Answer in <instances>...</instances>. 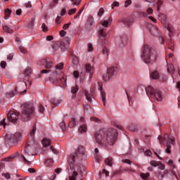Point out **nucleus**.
Returning <instances> with one entry per match:
<instances>
[{"instance_id": "obj_62", "label": "nucleus", "mask_w": 180, "mask_h": 180, "mask_svg": "<svg viewBox=\"0 0 180 180\" xmlns=\"http://www.w3.org/2000/svg\"><path fill=\"white\" fill-rule=\"evenodd\" d=\"M70 25H71V22L65 24L63 27V29L65 30H67Z\"/></svg>"}, {"instance_id": "obj_36", "label": "nucleus", "mask_w": 180, "mask_h": 180, "mask_svg": "<svg viewBox=\"0 0 180 180\" xmlns=\"http://www.w3.org/2000/svg\"><path fill=\"white\" fill-rule=\"evenodd\" d=\"M4 127V129H6V127L8 126V122H6V119H4L0 122V127Z\"/></svg>"}, {"instance_id": "obj_8", "label": "nucleus", "mask_w": 180, "mask_h": 180, "mask_svg": "<svg viewBox=\"0 0 180 180\" xmlns=\"http://www.w3.org/2000/svg\"><path fill=\"white\" fill-rule=\"evenodd\" d=\"M22 119L24 122H27L33 116L34 108L29 103L22 104Z\"/></svg>"}, {"instance_id": "obj_35", "label": "nucleus", "mask_w": 180, "mask_h": 180, "mask_svg": "<svg viewBox=\"0 0 180 180\" xmlns=\"http://www.w3.org/2000/svg\"><path fill=\"white\" fill-rule=\"evenodd\" d=\"M105 163L106 165H108L109 167H112V158H108L107 159H105Z\"/></svg>"}, {"instance_id": "obj_37", "label": "nucleus", "mask_w": 180, "mask_h": 180, "mask_svg": "<svg viewBox=\"0 0 180 180\" xmlns=\"http://www.w3.org/2000/svg\"><path fill=\"white\" fill-rule=\"evenodd\" d=\"M36 130H37L36 126L34 125V126H33V128H32V131H31L30 133L32 141H34V134H35Z\"/></svg>"}, {"instance_id": "obj_58", "label": "nucleus", "mask_w": 180, "mask_h": 180, "mask_svg": "<svg viewBox=\"0 0 180 180\" xmlns=\"http://www.w3.org/2000/svg\"><path fill=\"white\" fill-rule=\"evenodd\" d=\"M120 3L118 1H114L112 4V9H113L115 7H119Z\"/></svg>"}, {"instance_id": "obj_50", "label": "nucleus", "mask_w": 180, "mask_h": 180, "mask_svg": "<svg viewBox=\"0 0 180 180\" xmlns=\"http://www.w3.org/2000/svg\"><path fill=\"white\" fill-rule=\"evenodd\" d=\"M122 163H125V164H128V165H131L132 164V161L129 160V159H123L122 160Z\"/></svg>"}, {"instance_id": "obj_43", "label": "nucleus", "mask_w": 180, "mask_h": 180, "mask_svg": "<svg viewBox=\"0 0 180 180\" xmlns=\"http://www.w3.org/2000/svg\"><path fill=\"white\" fill-rule=\"evenodd\" d=\"M64 68V63H60L59 64H57L56 66V68L57 70H61Z\"/></svg>"}, {"instance_id": "obj_25", "label": "nucleus", "mask_w": 180, "mask_h": 180, "mask_svg": "<svg viewBox=\"0 0 180 180\" xmlns=\"http://www.w3.org/2000/svg\"><path fill=\"white\" fill-rule=\"evenodd\" d=\"M87 130H88V127L85 124H82L79 128V131L82 134L86 133Z\"/></svg>"}, {"instance_id": "obj_30", "label": "nucleus", "mask_w": 180, "mask_h": 180, "mask_svg": "<svg viewBox=\"0 0 180 180\" xmlns=\"http://www.w3.org/2000/svg\"><path fill=\"white\" fill-rule=\"evenodd\" d=\"M12 11L11 10H10V8H6L4 10V14H5V16H4V19L5 20H8V18L10 17V15L11 14Z\"/></svg>"}, {"instance_id": "obj_32", "label": "nucleus", "mask_w": 180, "mask_h": 180, "mask_svg": "<svg viewBox=\"0 0 180 180\" xmlns=\"http://www.w3.org/2000/svg\"><path fill=\"white\" fill-rule=\"evenodd\" d=\"M150 34L156 36L158 34L157 27H152L150 30Z\"/></svg>"}, {"instance_id": "obj_10", "label": "nucleus", "mask_w": 180, "mask_h": 180, "mask_svg": "<svg viewBox=\"0 0 180 180\" xmlns=\"http://www.w3.org/2000/svg\"><path fill=\"white\" fill-rule=\"evenodd\" d=\"M22 139V135L20 132H16L14 134H6L4 140L6 142L18 143Z\"/></svg>"}, {"instance_id": "obj_40", "label": "nucleus", "mask_w": 180, "mask_h": 180, "mask_svg": "<svg viewBox=\"0 0 180 180\" xmlns=\"http://www.w3.org/2000/svg\"><path fill=\"white\" fill-rule=\"evenodd\" d=\"M140 176L143 179H147L150 176V174L149 173H146V174L145 173H141L140 174Z\"/></svg>"}, {"instance_id": "obj_13", "label": "nucleus", "mask_w": 180, "mask_h": 180, "mask_svg": "<svg viewBox=\"0 0 180 180\" xmlns=\"http://www.w3.org/2000/svg\"><path fill=\"white\" fill-rule=\"evenodd\" d=\"M116 69H117L116 67L108 68L107 70V73L104 74L103 75V78L104 81H105V82L110 81L112 79Z\"/></svg>"}, {"instance_id": "obj_1", "label": "nucleus", "mask_w": 180, "mask_h": 180, "mask_svg": "<svg viewBox=\"0 0 180 180\" xmlns=\"http://www.w3.org/2000/svg\"><path fill=\"white\" fill-rule=\"evenodd\" d=\"M117 131L115 129H102L94 134L96 143L103 147L107 148L108 145L112 146L117 141Z\"/></svg>"}, {"instance_id": "obj_6", "label": "nucleus", "mask_w": 180, "mask_h": 180, "mask_svg": "<svg viewBox=\"0 0 180 180\" xmlns=\"http://www.w3.org/2000/svg\"><path fill=\"white\" fill-rule=\"evenodd\" d=\"M59 73L60 74H58L57 72H53L50 77V81L53 84H58L61 86V88H65L67 85L65 76L63 72Z\"/></svg>"}, {"instance_id": "obj_52", "label": "nucleus", "mask_w": 180, "mask_h": 180, "mask_svg": "<svg viewBox=\"0 0 180 180\" xmlns=\"http://www.w3.org/2000/svg\"><path fill=\"white\" fill-rule=\"evenodd\" d=\"M41 29H42L44 32H46L49 30L48 27L44 23L42 24Z\"/></svg>"}, {"instance_id": "obj_22", "label": "nucleus", "mask_w": 180, "mask_h": 180, "mask_svg": "<svg viewBox=\"0 0 180 180\" xmlns=\"http://www.w3.org/2000/svg\"><path fill=\"white\" fill-rule=\"evenodd\" d=\"M24 153L29 156L34 155L33 153H32V146L30 145H28L25 147L24 149Z\"/></svg>"}, {"instance_id": "obj_63", "label": "nucleus", "mask_w": 180, "mask_h": 180, "mask_svg": "<svg viewBox=\"0 0 180 180\" xmlns=\"http://www.w3.org/2000/svg\"><path fill=\"white\" fill-rule=\"evenodd\" d=\"M6 65H7L6 62H5V61H1V68H3V69L6 68Z\"/></svg>"}, {"instance_id": "obj_27", "label": "nucleus", "mask_w": 180, "mask_h": 180, "mask_svg": "<svg viewBox=\"0 0 180 180\" xmlns=\"http://www.w3.org/2000/svg\"><path fill=\"white\" fill-rule=\"evenodd\" d=\"M77 126V121L74 118H70V122H69V124H68V127L70 128H74Z\"/></svg>"}, {"instance_id": "obj_39", "label": "nucleus", "mask_w": 180, "mask_h": 180, "mask_svg": "<svg viewBox=\"0 0 180 180\" xmlns=\"http://www.w3.org/2000/svg\"><path fill=\"white\" fill-rule=\"evenodd\" d=\"M50 103L53 104L55 106H57L60 101L59 100H56V98H53L50 100Z\"/></svg>"}, {"instance_id": "obj_18", "label": "nucleus", "mask_w": 180, "mask_h": 180, "mask_svg": "<svg viewBox=\"0 0 180 180\" xmlns=\"http://www.w3.org/2000/svg\"><path fill=\"white\" fill-rule=\"evenodd\" d=\"M84 69L86 73L89 74V79L92 78V75L94 72V68L91 66L90 64H85L84 65Z\"/></svg>"}, {"instance_id": "obj_48", "label": "nucleus", "mask_w": 180, "mask_h": 180, "mask_svg": "<svg viewBox=\"0 0 180 180\" xmlns=\"http://www.w3.org/2000/svg\"><path fill=\"white\" fill-rule=\"evenodd\" d=\"M38 110L39 113L43 114L44 112V108L43 107V105H41V104H39L38 105Z\"/></svg>"}, {"instance_id": "obj_42", "label": "nucleus", "mask_w": 180, "mask_h": 180, "mask_svg": "<svg viewBox=\"0 0 180 180\" xmlns=\"http://www.w3.org/2000/svg\"><path fill=\"white\" fill-rule=\"evenodd\" d=\"M163 4V1L161 0H158L157 1V11H159L161 6Z\"/></svg>"}, {"instance_id": "obj_38", "label": "nucleus", "mask_w": 180, "mask_h": 180, "mask_svg": "<svg viewBox=\"0 0 180 180\" xmlns=\"http://www.w3.org/2000/svg\"><path fill=\"white\" fill-rule=\"evenodd\" d=\"M60 128L62 129L63 131H65L66 129V125H65V122L63 121L59 124Z\"/></svg>"}, {"instance_id": "obj_19", "label": "nucleus", "mask_w": 180, "mask_h": 180, "mask_svg": "<svg viewBox=\"0 0 180 180\" xmlns=\"http://www.w3.org/2000/svg\"><path fill=\"white\" fill-rule=\"evenodd\" d=\"M150 165L153 167H159L161 170H164L165 169V165L164 164L155 160L150 161Z\"/></svg>"}, {"instance_id": "obj_24", "label": "nucleus", "mask_w": 180, "mask_h": 180, "mask_svg": "<svg viewBox=\"0 0 180 180\" xmlns=\"http://www.w3.org/2000/svg\"><path fill=\"white\" fill-rule=\"evenodd\" d=\"M79 91V87L78 86L75 85V86L71 87V94L73 95L72 96V98L75 97L77 95V92Z\"/></svg>"}, {"instance_id": "obj_2", "label": "nucleus", "mask_w": 180, "mask_h": 180, "mask_svg": "<svg viewBox=\"0 0 180 180\" xmlns=\"http://www.w3.org/2000/svg\"><path fill=\"white\" fill-rule=\"evenodd\" d=\"M85 149L82 146H79L75 153L70 155L68 160V164L70 170H73L72 174L70 176V180H77V176L79 175V176L83 177L85 175V167L84 165H79L78 167H75V163L76 159L81 157L82 155H84Z\"/></svg>"}, {"instance_id": "obj_53", "label": "nucleus", "mask_w": 180, "mask_h": 180, "mask_svg": "<svg viewBox=\"0 0 180 180\" xmlns=\"http://www.w3.org/2000/svg\"><path fill=\"white\" fill-rule=\"evenodd\" d=\"M105 13V11L103 10V8H100L98 12V17H101L102 15Z\"/></svg>"}, {"instance_id": "obj_26", "label": "nucleus", "mask_w": 180, "mask_h": 180, "mask_svg": "<svg viewBox=\"0 0 180 180\" xmlns=\"http://www.w3.org/2000/svg\"><path fill=\"white\" fill-rule=\"evenodd\" d=\"M42 144L44 147H48L51 145V140L49 139L45 138L42 140Z\"/></svg>"}, {"instance_id": "obj_7", "label": "nucleus", "mask_w": 180, "mask_h": 180, "mask_svg": "<svg viewBox=\"0 0 180 180\" xmlns=\"http://www.w3.org/2000/svg\"><path fill=\"white\" fill-rule=\"evenodd\" d=\"M158 139L160 141V144L166 146L167 148L165 149V152L167 154H170V148H172L171 144L173 146L175 144V138L172 135L166 134L164 137L159 136Z\"/></svg>"}, {"instance_id": "obj_9", "label": "nucleus", "mask_w": 180, "mask_h": 180, "mask_svg": "<svg viewBox=\"0 0 180 180\" xmlns=\"http://www.w3.org/2000/svg\"><path fill=\"white\" fill-rule=\"evenodd\" d=\"M27 84L24 82H19L15 86V90L10 92H7L6 94V96L7 98H12L16 94V93H19L20 95H22L23 94H26L27 89H24V88L27 86Z\"/></svg>"}, {"instance_id": "obj_23", "label": "nucleus", "mask_w": 180, "mask_h": 180, "mask_svg": "<svg viewBox=\"0 0 180 180\" xmlns=\"http://www.w3.org/2000/svg\"><path fill=\"white\" fill-rule=\"evenodd\" d=\"M150 77L153 79L157 80V79H159L160 75H159V73H158V71H153V72L150 73Z\"/></svg>"}, {"instance_id": "obj_45", "label": "nucleus", "mask_w": 180, "mask_h": 180, "mask_svg": "<svg viewBox=\"0 0 180 180\" xmlns=\"http://www.w3.org/2000/svg\"><path fill=\"white\" fill-rule=\"evenodd\" d=\"M34 21H35V18H32L31 22L28 24V27L30 29H32V27L34 26Z\"/></svg>"}, {"instance_id": "obj_5", "label": "nucleus", "mask_w": 180, "mask_h": 180, "mask_svg": "<svg viewBox=\"0 0 180 180\" xmlns=\"http://www.w3.org/2000/svg\"><path fill=\"white\" fill-rule=\"evenodd\" d=\"M112 17H109L108 20H103L101 22L100 28L98 30V34L100 35V38L102 41L101 42V45L103 46L106 43L105 37L107 34H105L106 28L109 27V25L112 23Z\"/></svg>"}, {"instance_id": "obj_20", "label": "nucleus", "mask_w": 180, "mask_h": 180, "mask_svg": "<svg viewBox=\"0 0 180 180\" xmlns=\"http://www.w3.org/2000/svg\"><path fill=\"white\" fill-rule=\"evenodd\" d=\"M30 74H32V68L27 67L24 71V75H25V77H24V80H29Z\"/></svg>"}, {"instance_id": "obj_11", "label": "nucleus", "mask_w": 180, "mask_h": 180, "mask_svg": "<svg viewBox=\"0 0 180 180\" xmlns=\"http://www.w3.org/2000/svg\"><path fill=\"white\" fill-rule=\"evenodd\" d=\"M70 39L69 37H65L63 41H57L53 46V49L58 51L60 49L61 51H64L70 46Z\"/></svg>"}, {"instance_id": "obj_46", "label": "nucleus", "mask_w": 180, "mask_h": 180, "mask_svg": "<svg viewBox=\"0 0 180 180\" xmlns=\"http://www.w3.org/2000/svg\"><path fill=\"white\" fill-rule=\"evenodd\" d=\"M83 11H84V8H80L78 13L74 16V19L77 20L78 18H79Z\"/></svg>"}, {"instance_id": "obj_56", "label": "nucleus", "mask_w": 180, "mask_h": 180, "mask_svg": "<svg viewBox=\"0 0 180 180\" xmlns=\"http://www.w3.org/2000/svg\"><path fill=\"white\" fill-rule=\"evenodd\" d=\"M167 164L171 166L172 167H173V169L176 168V166L174 165L173 160H170L168 161Z\"/></svg>"}, {"instance_id": "obj_4", "label": "nucleus", "mask_w": 180, "mask_h": 180, "mask_svg": "<svg viewBox=\"0 0 180 180\" xmlns=\"http://www.w3.org/2000/svg\"><path fill=\"white\" fill-rule=\"evenodd\" d=\"M147 96L152 102H162L163 101L162 92L156 88L148 86L146 88Z\"/></svg>"}, {"instance_id": "obj_41", "label": "nucleus", "mask_w": 180, "mask_h": 180, "mask_svg": "<svg viewBox=\"0 0 180 180\" xmlns=\"http://www.w3.org/2000/svg\"><path fill=\"white\" fill-rule=\"evenodd\" d=\"M53 164V159L52 158H49L48 160H46V165L48 166H52Z\"/></svg>"}, {"instance_id": "obj_14", "label": "nucleus", "mask_w": 180, "mask_h": 180, "mask_svg": "<svg viewBox=\"0 0 180 180\" xmlns=\"http://www.w3.org/2000/svg\"><path fill=\"white\" fill-rule=\"evenodd\" d=\"M18 117H19V114L15 112L14 111H10L7 114L8 121H10L13 123L16 122L18 120Z\"/></svg>"}, {"instance_id": "obj_57", "label": "nucleus", "mask_w": 180, "mask_h": 180, "mask_svg": "<svg viewBox=\"0 0 180 180\" xmlns=\"http://www.w3.org/2000/svg\"><path fill=\"white\" fill-rule=\"evenodd\" d=\"M20 51H21L22 53H27V49H25L23 46H20L19 47Z\"/></svg>"}, {"instance_id": "obj_54", "label": "nucleus", "mask_w": 180, "mask_h": 180, "mask_svg": "<svg viewBox=\"0 0 180 180\" xmlns=\"http://www.w3.org/2000/svg\"><path fill=\"white\" fill-rule=\"evenodd\" d=\"M77 12L76 8H70V10L68 11V14L71 15L72 14H74Z\"/></svg>"}, {"instance_id": "obj_12", "label": "nucleus", "mask_w": 180, "mask_h": 180, "mask_svg": "<svg viewBox=\"0 0 180 180\" xmlns=\"http://www.w3.org/2000/svg\"><path fill=\"white\" fill-rule=\"evenodd\" d=\"M158 18H159V20L161 21V22L165 26V27H166V29L172 34H173L174 33V27L172 25L168 24L167 15L165 14H164V13H160L158 15Z\"/></svg>"}, {"instance_id": "obj_44", "label": "nucleus", "mask_w": 180, "mask_h": 180, "mask_svg": "<svg viewBox=\"0 0 180 180\" xmlns=\"http://www.w3.org/2000/svg\"><path fill=\"white\" fill-rule=\"evenodd\" d=\"M169 49H171L172 51H174V44L171 40H169L167 41Z\"/></svg>"}, {"instance_id": "obj_29", "label": "nucleus", "mask_w": 180, "mask_h": 180, "mask_svg": "<svg viewBox=\"0 0 180 180\" xmlns=\"http://www.w3.org/2000/svg\"><path fill=\"white\" fill-rule=\"evenodd\" d=\"M85 97L87 99L89 103H91L92 102V94L91 93H90L88 91H85Z\"/></svg>"}, {"instance_id": "obj_34", "label": "nucleus", "mask_w": 180, "mask_h": 180, "mask_svg": "<svg viewBox=\"0 0 180 180\" xmlns=\"http://www.w3.org/2000/svg\"><path fill=\"white\" fill-rule=\"evenodd\" d=\"M128 130L136 132L138 131V127L134 124H130L128 126Z\"/></svg>"}, {"instance_id": "obj_15", "label": "nucleus", "mask_w": 180, "mask_h": 180, "mask_svg": "<svg viewBox=\"0 0 180 180\" xmlns=\"http://www.w3.org/2000/svg\"><path fill=\"white\" fill-rule=\"evenodd\" d=\"M94 20L92 16H89L87 18V22H86L84 27L87 31L92 30L94 27Z\"/></svg>"}, {"instance_id": "obj_61", "label": "nucleus", "mask_w": 180, "mask_h": 180, "mask_svg": "<svg viewBox=\"0 0 180 180\" xmlns=\"http://www.w3.org/2000/svg\"><path fill=\"white\" fill-rule=\"evenodd\" d=\"M94 50V47L92 46V44L89 43L88 44V51H92Z\"/></svg>"}, {"instance_id": "obj_16", "label": "nucleus", "mask_w": 180, "mask_h": 180, "mask_svg": "<svg viewBox=\"0 0 180 180\" xmlns=\"http://www.w3.org/2000/svg\"><path fill=\"white\" fill-rule=\"evenodd\" d=\"M98 90L101 92L102 101L103 102L104 106H105V104H106V93L105 92V91L103 90V84L101 82H98Z\"/></svg>"}, {"instance_id": "obj_31", "label": "nucleus", "mask_w": 180, "mask_h": 180, "mask_svg": "<svg viewBox=\"0 0 180 180\" xmlns=\"http://www.w3.org/2000/svg\"><path fill=\"white\" fill-rule=\"evenodd\" d=\"M122 22L126 26H130L133 23L132 20L129 19V18L123 19Z\"/></svg>"}, {"instance_id": "obj_51", "label": "nucleus", "mask_w": 180, "mask_h": 180, "mask_svg": "<svg viewBox=\"0 0 180 180\" xmlns=\"http://www.w3.org/2000/svg\"><path fill=\"white\" fill-rule=\"evenodd\" d=\"M108 53H109V49L106 47H104V49H103V54L106 55V56H108Z\"/></svg>"}, {"instance_id": "obj_64", "label": "nucleus", "mask_w": 180, "mask_h": 180, "mask_svg": "<svg viewBox=\"0 0 180 180\" xmlns=\"http://www.w3.org/2000/svg\"><path fill=\"white\" fill-rule=\"evenodd\" d=\"M73 75H74V77L75 79H78L79 78V72L77 71H74L73 72Z\"/></svg>"}, {"instance_id": "obj_28", "label": "nucleus", "mask_w": 180, "mask_h": 180, "mask_svg": "<svg viewBox=\"0 0 180 180\" xmlns=\"http://www.w3.org/2000/svg\"><path fill=\"white\" fill-rule=\"evenodd\" d=\"M167 72L171 75L174 74L175 72V68L172 64L167 65Z\"/></svg>"}, {"instance_id": "obj_59", "label": "nucleus", "mask_w": 180, "mask_h": 180, "mask_svg": "<svg viewBox=\"0 0 180 180\" xmlns=\"http://www.w3.org/2000/svg\"><path fill=\"white\" fill-rule=\"evenodd\" d=\"M24 6L27 8H32V2L28 1L27 3L24 4Z\"/></svg>"}, {"instance_id": "obj_21", "label": "nucleus", "mask_w": 180, "mask_h": 180, "mask_svg": "<svg viewBox=\"0 0 180 180\" xmlns=\"http://www.w3.org/2000/svg\"><path fill=\"white\" fill-rule=\"evenodd\" d=\"M2 30L4 32L8 33V34L13 33V30L11 27H8L7 25H3Z\"/></svg>"}, {"instance_id": "obj_33", "label": "nucleus", "mask_w": 180, "mask_h": 180, "mask_svg": "<svg viewBox=\"0 0 180 180\" xmlns=\"http://www.w3.org/2000/svg\"><path fill=\"white\" fill-rule=\"evenodd\" d=\"M72 63L74 65H77L79 64V58L77 56H72Z\"/></svg>"}, {"instance_id": "obj_49", "label": "nucleus", "mask_w": 180, "mask_h": 180, "mask_svg": "<svg viewBox=\"0 0 180 180\" xmlns=\"http://www.w3.org/2000/svg\"><path fill=\"white\" fill-rule=\"evenodd\" d=\"M143 152L144 153V155L146 156H151L152 155V152L150 150H146L143 149Z\"/></svg>"}, {"instance_id": "obj_60", "label": "nucleus", "mask_w": 180, "mask_h": 180, "mask_svg": "<svg viewBox=\"0 0 180 180\" xmlns=\"http://www.w3.org/2000/svg\"><path fill=\"white\" fill-rule=\"evenodd\" d=\"M58 4V0H53L52 3L50 4L51 7H54L55 5Z\"/></svg>"}, {"instance_id": "obj_17", "label": "nucleus", "mask_w": 180, "mask_h": 180, "mask_svg": "<svg viewBox=\"0 0 180 180\" xmlns=\"http://www.w3.org/2000/svg\"><path fill=\"white\" fill-rule=\"evenodd\" d=\"M39 62L41 65L44 66V68L46 69H49L53 65V63L51 60L41 59L39 60Z\"/></svg>"}, {"instance_id": "obj_3", "label": "nucleus", "mask_w": 180, "mask_h": 180, "mask_svg": "<svg viewBox=\"0 0 180 180\" xmlns=\"http://www.w3.org/2000/svg\"><path fill=\"white\" fill-rule=\"evenodd\" d=\"M141 58L146 64H150L151 62L157 60V53L148 45H145L143 48Z\"/></svg>"}, {"instance_id": "obj_55", "label": "nucleus", "mask_w": 180, "mask_h": 180, "mask_svg": "<svg viewBox=\"0 0 180 180\" xmlns=\"http://www.w3.org/2000/svg\"><path fill=\"white\" fill-rule=\"evenodd\" d=\"M132 4L131 0H127L125 1V8H128Z\"/></svg>"}, {"instance_id": "obj_47", "label": "nucleus", "mask_w": 180, "mask_h": 180, "mask_svg": "<svg viewBox=\"0 0 180 180\" xmlns=\"http://www.w3.org/2000/svg\"><path fill=\"white\" fill-rule=\"evenodd\" d=\"M70 1L74 6H79L82 0H70Z\"/></svg>"}]
</instances>
